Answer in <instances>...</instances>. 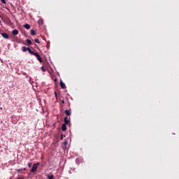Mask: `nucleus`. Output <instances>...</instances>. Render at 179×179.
Here are the masks:
<instances>
[{"instance_id":"f257e3e1","label":"nucleus","mask_w":179,"mask_h":179,"mask_svg":"<svg viewBox=\"0 0 179 179\" xmlns=\"http://www.w3.org/2000/svg\"><path fill=\"white\" fill-rule=\"evenodd\" d=\"M38 166H40V162L34 164L31 170V173H36V171H37V169H38Z\"/></svg>"},{"instance_id":"f03ea898","label":"nucleus","mask_w":179,"mask_h":179,"mask_svg":"<svg viewBox=\"0 0 179 179\" xmlns=\"http://www.w3.org/2000/svg\"><path fill=\"white\" fill-rule=\"evenodd\" d=\"M31 55H35V57H36L38 61H39V62H43V59H41V57L40 56V55L38 54V52H35L34 51L31 53Z\"/></svg>"},{"instance_id":"7ed1b4c3","label":"nucleus","mask_w":179,"mask_h":179,"mask_svg":"<svg viewBox=\"0 0 179 179\" xmlns=\"http://www.w3.org/2000/svg\"><path fill=\"white\" fill-rule=\"evenodd\" d=\"M22 50L23 51V52H26V51H28L29 54H33V52H34L29 48H26V46L22 47Z\"/></svg>"},{"instance_id":"20e7f679","label":"nucleus","mask_w":179,"mask_h":179,"mask_svg":"<svg viewBox=\"0 0 179 179\" xmlns=\"http://www.w3.org/2000/svg\"><path fill=\"white\" fill-rule=\"evenodd\" d=\"M64 121L66 125H69V124H71V120L68 119V117H64Z\"/></svg>"},{"instance_id":"39448f33","label":"nucleus","mask_w":179,"mask_h":179,"mask_svg":"<svg viewBox=\"0 0 179 179\" xmlns=\"http://www.w3.org/2000/svg\"><path fill=\"white\" fill-rule=\"evenodd\" d=\"M1 36H2V37H3V38L9 40V35L8 34H6V33H1Z\"/></svg>"},{"instance_id":"423d86ee","label":"nucleus","mask_w":179,"mask_h":179,"mask_svg":"<svg viewBox=\"0 0 179 179\" xmlns=\"http://www.w3.org/2000/svg\"><path fill=\"white\" fill-rule=\"evenodd\" d=\"M60 87L62 89H66V85H65V83L62 80H60Z\"/></svg>"},{"instance_id":"0eeeda50","label":"nucleus","mask_w":179,"mask_h":179,"mask_svg":"<svg viewBox=\"0 0 179 179\" xmlns=\"http://www.w3.org/2000/svg\"><path fill=\"white\" fill-rule=\"evenodd\" d=\"M12 34H13V36H17V34H19V31L17 29H14L12 31Z\"/></svg>"},{"instance_id":"6e6552de","label":"nucleus","mask_w":179,"mask_h":179,"mask_svg":"<svg viewBox=\"0 0 179 179\" xmlns=\"http://www.w3.org/2000/svg\"><path fill=\"white\" fill-rule=\"evenodd\" d=\"M62 131H66V124H62Z\"/></svg>"},{"instance_id":"1a4fd4ad","label":"nucleus","mask_w":179,"mask_h":179,"mask_svg":"<svg viewBox=\"0 0 179 179\" xmlns=\"http://www.w3.org/2000/svg\"><path fill=\"white\" fill-rule=\"evenodd\" d=\"M24 27L25 29H27V30H29V29H30V24H26L24 25Z\"/></svg>"},{"instance_id":"9d476101","label":"nucleus","mask_w":179,"mask_h":179,"mask_svg":"<svg viewBox=\"0 0 179 179\" xmlns=\"http://www.w3.org/2000/svg\"><path fill=\"white\" fill-rule=\"evenodd\" d=\"M65 114L67 115L68 116L71 115V110H65Z\"/></svg>"},{"instance_id":"9b49d317","label":"nucleus","mask_w":179,"mask_h":179,"mask_svg":"<svg viewBox=\"0 0 179 179\" xmlns=\"http://www.w3.org/2000/svg\"><path fill=\"white\" fill-rule=\"evenodd\" d=\"M31 36H36V31H34V29H31Z\"/></svg>"},{"instance_id":"f8f14e48","label":"nucleus","mask_w":179,"mask_h":179,"mask_svg":"<svg viewBox=\"0 0 179 179\" xmlns=\"http://www.w3.org/2000/svg\"><path fill=\"white\" fill-rule=\"evenodd\" d=\"M38 23L41 26L43 25V23H44V22L43 21V20L41 19V20H38Z\"/></svg>"},{"instance_id":"ddd939ff","label":"nucleus","mask_w":179,"mask_h":179,"mask_svg":"<svg viewBox=\"0 0 179 179\" xmlns=\"http://www.w3.org/2000/svg\"><path fill=\"white\" fill-rule=\"evenodd\" d=\"M26 41L27 44H29V45H31V41L30 39H27Z\"/></svg>"},{"instance_id":"4468645a","label":"nucleus","mask_w":179,"mask_h":179,"mask_svg":"<svg viewBox=\"0 0 179 179\" xmlns=\"http://www.w3.org/2000/svg\"><path fill=\"white\" fill-rule=\"evenodd\" d=\"M22 170H24V171H26V168H24L23 169H17L16 171H17V173H20V171H22Z\"/></svg>"},{"instance_id":"2eb2a0df","label":"nucleus","mask_w":179,"mask_h":179,"mask_svg":"<svg viewBox=\"0 0 179 179\" xmlns=\"http://www.w3.org/2000/svg\"><path fill=\"white\" fill-rule=\"evenodd\" d=\"M35 43H37V44H40V40L38 38L34 39Z\"/></svg>"},{"instance_id":"dca6fc26","label":"nucleus","mask_w":179,"mask_h":179,"mask_svg":"<svg viewBox=\"0 0 179 179\" xmlns=\"http://www.w3.org/2000/svg\"><path fill=\"white\" fill-rule=\"evenodd\" d=\"M48 179H54V176L53 175L48 176Z\"/></svg>"},{"instance_id":"f3484780","label":"nucleus","mask_w":179,"mask_h":179,"mask_svg":"<svg viewBox=\"0 0 179 179\" xmlns=\"http://www.w3.org/2000/svg\"><path fill=\"white\" fill-rule=\"evenodd\" d=\"M63 145H64V146H66V145H68V141H65L63 143Z\"/></svg>"},{"instance_id":"a211bd4d","label":"nucleus","mask_w":179,"mask_h":179,"mask_svg":"<svg viewBox=\"0 0 179 179\" xmlns=\"http://www.w3.org/2000/svg\"><path fill=\"white\" fill-rule=\"evenodd\" d=\"M64 138H65V136H63L62 134L61 135L60 139H64Z\"/></svg>"},{"instance_id":"6ab92c4d","label":"nucleus","mask_w":179,"mask_h":179,"mask_svg":"<svg viewBox=\"0 0 179 179\" xmlns=\"http://www.w3.org/2000/svg\"><path fill=\"white\" fill-rule=\"evenodd\" d=\"M1 2L3 3H6V0H1Z\"/></svg>"},{"instance_id":"aec40b11","label":"nucleus","mask_w":179,"mask_h":179,"mask_svg":"<svg viewBox=\"0 0 179 179\" xmlns=\"http://www.w3.org/2000/svg\"><path fill=\"white\" fill-rule=\"evenodd\" d=\"M46 47H47L48 49L50 48V44L48 43H47Z\"/></svg>"},{"instance_id":"412c9836","label":"nucleus","mask_w":179,"mask_h":179,"mask_svg":"<svg viewBox=\"0 0 179 179\" xmlns=\"http://www.w3.org/2000/svg\"><path fill=\"white\" fill-rule=\"evenodd\" d=\"M28 167H29V168L31 167V163L28 164Z\"/></svg>"},{"instance_id":"4be33fe9","label":"nucleus","mask_w":179,"mask_h":179,"mask_svg":"<svg viewBox=\"0 0 179 179\" xmlns=\"http://www.w3.org/2000/svg\"><path fill=\"white\" fill-rule=\"evenodd\" d=\"M23 178H24V177H23V176H20L18 178V179H23Z\"/></svg>"},{"instance_id":"5701e85b","label":"nucleus","mask_w":179,"mask_h":179,"mask_svg":"<svg viewBox=\"0 0 179 179\" xmlns=\"http://www.w3.org/2000/svg\"><path fill=\"white\" fill-rule=\"evenodd\" d=\"M62 104H65V101H64V100H62Z\"/></svg>"},{"instance_id":"b1692460","label":"nucleus","mask_w":179,"mask_h":179,"mask_svg":"<svg viewBox=\"0 0 179 179\" xmlns=\"http://www.w3.org/2000/svg\"><path fill=\"white\" fill-rule=\"evenodd\" d=\"M55 95L57 96V92H55Z\"/></svg>"},{"instance_id":"393cba45","label":"nucleus","mask_w":179,"mask_h":179,"mask_svg":"<svg viewBox=\"0 0 179 179\" xmlns=\"http://www.w3.org/2000/svg\"><path fill=\"white\" fill-rule=\"evenodd\" d=\"M0 110H2V108H0Z\"/></svg>"},{"instance_id":"a878e982","label":"nucleus","mask_w":179,"mask_h":179,"mask_svg":"<svg viewBox=\"0 0 179 179\" xmlns=\"http://www.w3.org/2000/svg\"><path fill=\"white\" fill-rule=\"evenodd\" d=\"M0 23H1V20H0Z\"/></svg>"}]
</instances>
